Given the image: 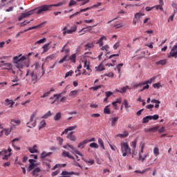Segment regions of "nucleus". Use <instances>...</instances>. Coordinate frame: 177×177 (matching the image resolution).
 I'll return each instance as SVG.
<instances>
[{
	"instance_id": "58836bf2",
	"label": "nucleus",
	"mask_w": 177,
	"mask_h": 177,
	"mask_svg": "<svg viewBox=\"0 0 177 177\" xmlns=\"http://www.w3.org/2000/svg\"><path fill=\"white\" fill-rule=\"evenodd\" d=\"M75 172L74 171L68 172V171H64L62 172L61 175H75Z\"/></svg>"
},
{
	"instance_id": "393cba45",
	"label": "nucleus",
	"mask_w": 177,
	"mask_h": 177,
	"mask_svg": "<svg viewBox=\"0 0 177 177\" xmlns=\"http://www.w3.org/2000/svg\"><path fill=\"white\" fill-rule=\"evenodd\" d=\"M49 45H50V43H48L47 44H44L42 47L43 49V53H45L46 52H48L49 50Z\"/></svg>"
},
{
	"instance_id": "473e14b6",
	"label": "nucleus",
	"mask_w": 177,
	"mask_h": 177,
	"mask_svg": "<svg viewBox=\"0 0 177 177\" xmlns=\"http://www.w3.org/2000/svg\"><path fill=\"white\" fill-rule=\"evenodd\" d=\"M46 126V122H45V120H43L40 122V125L39 126V130L42 129V128H45V127Z\"/></svg>"
},
{
	"instance_id": "20e7f679",
	"label": "nucleus",
	"mask_w": 177,
	"mask_h": 177,
	"mask_svg": "<svg viewBox=\"0 0 177 177\" xmlns=\"http://www.w3.org/2000/svg\"><path fill=\"white\" fill-rule=\"evenodd\" d=\"M154 80H156V77H153L151 79L144 82V84L146 86H143L142 89L139 90V92H143L145 89H149V88H150V86L149 85V84H151L153 81H154Z\"/></svg>"
},
{
	"instance_id": "8fccbe9b",
	"label": "nucleus",
	"mask_w": 177,
	"mask_h": 177,
	"mask_svg": "<svg viewBox=\"0 0 177 177\" xmlns=\"http://www.w3.org/2000/svg\"><path fill=\"white\" fill-rule=\"evenodd\" d=\"M77 93H78V91H77V90L72 91H71L69 95L70 96H75V95H77Z\"/></svg>"
},
{
	"instance_id": "c9c22d12",
	"label": "nucleus",
	"mask_w": 177,
	"mask_h": 177,
	"mask_svg": "<svg viewBox=\"0 0 177 177\" xmlns=\"http://www.w3.org/2000/svg\"><path fill=\"white\" fill-rule=\"evenodd\" d=\"M90 147L92 149H99V145L96 142H92L90 144Z\"/></svg>"
},
{
	"instance_id": "774afa93",
	"label": "nucleus",
	"mask_w": 177,
	"mask_h": 177,
	"mask_svg": "<svg viewBox=\"0 0 177 177\" xmlns=\"http://www.w3.org/2000/svg\"><path fill=\"white\" fill-rule=\"evenodd\" d=\"M153 88H157V89H159L160 85V83H156L153 84Z\"/></svg>"
},
{
	"instance_id": "f257e3e1",
	"label": "nucleus",
	"mask_w": 177,
	"mask_h": 177,
	"mask_svg": "<svg viewBox=\"0 0 177 177\" xmlns=\"http://www.w3.org/2000/svg\"><path fill=\"white\" fill-rule=\"evenodd\" d=\"M14 60V63L16 64L15 67H17V68H19V70L21 68H23V67H24V60H26V57L23 56L21 57H20V56H16L14 57L13 58Z\"/></svg>"
},
{
	"instance_id": "c85d7f7f",
	"label": "nucleus",
	"mask_w": 177,
	"mask_h": 177,
	"mask_svg": "<svg viewBox=\"0 0 177 177\" xmlns=\"http://www.w3.org/2000/svg\"><path fill=\"white\" fill-rule=\"evenodd\" d=\"M75 59H77V54H73L72 55L69 56V60H72L73 63H75Z\"/></svg>"
},
{
	"instance_id": "dca6fc26",
	"label": "nucleus",
	"mask_w": 177,
	"mask_h": 177,
	"mask_svg": "<svg viewBox=\"0 0 177 177\" xmlns=\"http://www.w3.org/2000/svg\"><path fill=\"white\" fill-rule=\"evenodd\" d=\"M70 60V58L68 57V55H66L64 56V57L59 61V64H62V63H64V62H68Z\"/></svg>"
},
{
	"instance_id": "09e8293b",
	"label": "nucleus",
	"mask_w": 177,
	"mask_h": 177,
	"mask_svg": "<svg viewBox=\"0 0 177 177\" xmlns=\"http://www.w3.org/2000/svg\"><path fill=\"white\" fill-rule=\"evenodd\" d=\"M73 71H70L68 72H67L66 74H65V78H67L68 77H71V75H73Z\"/></svg>"
},
{
	"instance_id": "680f3d73",
	"label": "nucleus",
	"mask_w": 177,
	"mask_h": 177,
	"mask_svg": "<svg viewBox=\"0 0 177 177\" xmlns=\"http://www.w3.org/2000/svg\"><path fill=\"white\" fill-rule=\"evenodd\" d=\"M151 132H156V131H158V127H154L152 128H150Z\"/></svg>"
},
{
	"instance_id": "9d476101",
	"label": "nucleus",
	"mask_w": 177,
	"mask_h": 177,
	"mask_svg": "<svg viewBox=\"0 0 177 177\" xmlns=\"http://www.w3.org/2000/svg\"><path fill=\"white\" fill-rule=\"evenodd\" d=\"M62 157H68V158H71V160H75L74 156L70 155V153L66 151H63Z\"/></svg>"
},
{
	"instance_id": "5fc2aeb1",
	"label": "nucleus",
	"mask_w": 177,
	"mask_h": 177,
	"mask_svg": "<svg viewBox=\"0 0 177 177\" xmlns=\"http://www.w3.org/2000/svg\"><path fill=\"white\" fill-rule=\"evenodd\" d=\"M63 2H59L57 4H50V6H52V8H53V6L57 7V6H62V5H63Z\"/></svg>"
},
{
	"instance_id": "864d4df0",
	"label": "nucleus",
	"mask_w": 177,
	"mask_h": 177,
	"mask_svg": "<svg viewBox=\"0 0 177 177\" xmlns=\"http://www.w3.org/2000/svg\"><path fill=\"white\" fill-rule=\"evenodd\" d=\"M73 5H77V1L74 0H71L68 6H73Z\"/></svg>"
},
{
	"instance_id": "0eeeda50",
	"label": "nucleus",
	"mask_w": 177,
	"mask_h": 177,
	"mask_svg": "<svg viewBox=\"0 0 177 177\" xmlns=\"http://www.w3.org/2000/svg\"><path fill=\"white\" fill-rule=\"evenodd\" d=\"M19 140H20V138H17L11 141L12 147H14V149H15L16 150H20V147H17V145H19V142H19Z\"/></svg>"
},
{
	"instance_id": "a878e982",
	"label": "nucleus",
	"mask_w": 177,
	"mask_h": 177,
	"mask_svg": "<svg viewBox=\"0 0 177 177\" xmlns=\"http://www.w3.org/2000/svg\"><path fill=\"white\" fill-rule=\"evenodd\" d=\"M30 153H38V149H37V145H34L32 148L28 149Z\"/></svg>"
},
{
	"instance_id": "e2e57ef3",
	"label": "nucleus",
	"mask_w": 177,
	"mask_h": 177,
	"mask_svg": "<svg viewBox=\"0 0 177 177\" xmlns=\"http://www.w3.org/2000/svg\"><path fill=\"white\" fill-rule=\"evenodd\" d=\"M151 103H156V104H160L161 103L158 100H151Z\"/></svg>"
},
{
	"instance_id": "3c124183",
	"label": "nucleus",
	"mask_w": 177,
	"mask_h": 177,
	"mask_svg": "<svg viewBox=\"0 0 177 177\" xmlns=\"http://www.w3.org/2000/svg\"><path fill=\"white\" fill-rule=\"evenodd\" d=\"M5 135L6 136H8V135H10L11 130L9 129H5Z\"/></svg>"
},
{
	"instance_id": "ddd939ff",
	"label": "nucleus",
	"mask_w": 177,
	"mask_h": 177,
	"mask_svg": "<svg viewBox=\"0 0 177 177\" xmlns=\"http://www.w3.org/2000/svg\"><path fill=\"white\" fill-rule=\"evenodd\" d=\"M103 39L105 41H107V38H106L105 36H102L100 38V39L96 42L97 45H99L100 46H103Z\"/></svg>"
},
{
	"instance_id": "603ef678",
	"label": "nucleus",
	"mask_w": 177,
	"mask_h": 177,
	"mask_svg": "<svg viewBox=\"0 0 177 177\" xmlns=\"http://www.w3.org/2000/svg\"><path fill=\"white\" fill-rule=\"evenodd\" d=\"M101 49L102 50H106V52H109V45H105L102 46Z\"/></svg>"
},
{
	"instance_id": "6e6d98bb",
	"label": "nucleus",
	"mask_w": 177,
	"mask_h": 177,
	"mask_svg": "<svg viewBox=\"0 0 177 177\" xmlns=\"http://www.w3.org/2000/svg\"><path fill=\"white\" fill-rule=\"evenodd\" d=\"M53 59H55V55H48V56L46 58V60H52Z\"/></svg>"
},
{
	"instance_id": "de8ad7c7",
	"label": "nucleus",
	"mask_w": 177,
	"mask_h": 177,
	"mask_svg": "<svg viewBox=\"0 0 177 177\" xmlns=\"http://www.w3.org/2000/svg\"><path fill=\"white\" fill-rule=\"evenodd\" d=\"M45 41H46V39L45 37H44L43 39H41L39 41H36L35 44H38L39 45H40V44H44V42H45Z\"/></svg>"
},
{
	"instance_id": "f3484780",
	"label": "nucleus",
	"mask_w": 177,
	"mask_h": 177,
	"mask_svg": "<svg viewBox=\"0 0 177 177\" xmlns=\"http://www.w3.org/2000/svg\"><path fill=\"white\" fill-rule=\"evenodd\" d=\"M45 23L46 22H42L41 24L35 26H32L28 28V30L30 31L31 30H35V28H41V27H42V26H44V24H45Z\"/></svg>"
},
{
	"instance_id": "2eb2a0df",
	"label": "nucleus",
	"mask_w": 177,
	"mask_h": 177,
	"mask_svg": "<svg viewBox=\"0 0 177 177\" xmlns=\"http://www.w3.org/2000/svg\"><path fill=\"white\" fill-rule=\"evenodd\" d=\"M118 117H116V118H112L111 119V127H115L116 124H117V122L118 121Z\"/></svg>"
},
{
	"instance_id": "72a5a7b5",
	"label": "nucleus",
	"mask_w": 177,
	"mask_h": 177,
	"mask_svg": "<svg viewBox=\"0 0 177 177\" xmlns=\"http://www.w3.org/2000/svg\"><path fill=\"white\" fill-rule=\"evenodd\" d=\"M35 167H37V165H35V164L30 165L27 169L28 172H31V171H32V169H34Z\"/></svg>"
},
{
	"instance_id": "0e129e2a",
	"label": "nucleus",
	"mask_w": 177,
	"mask_h": 177,
	"mask_svg": "<svg viewBox=\"0 0 177 177\" xmlns=\"http://www.w3.org/2000/svg\"><path fill=\"white\" fill-rule=\"evenodd\" d=\"M105 95H106V97H110V96H111V95H113V93L111 92V91H106V92L105 93Z\"/></svg>"
},
{
	"instance_id": "e433bc0d",
	"label": "nucleus",
	"mask_w": 177,
	"mask_h": 177,
	"mask_svg": "<svg viewBox=\"0 0 177 177\" xmlns=\"http://www.w3.org/2000/svg\"><path fill=\"white\" fill-rule=\"evenodd\" d=\"M143 85H145L144 82L139 84H135L133 86V88H142Z\"/></svg>"
},
{
	"instance_id": "39448f33",
	"label": "nucleus",
	"mask_w": 177,
	"mask_h": 177,
	"mask_svg": "<svg viewBox=\"0 0 177 177\" xmlns=\"http://www.w3.org/2000/svg\"><path fill=\"white\" fill-rule=\"evenodd\" d=\"M31 15H34V10H31L28 12L21 14L18 20L19 21H21L23 19H26V17H28L29 16H31Z\"/></svg>"
},
{
	"instance_id": "69168bd1",
	"label": "nucleus",
	"mask_w": 177,
	"mask_h": 177,
	"mask_svg": "<svg viewBox=\"0 0 177 177\" xmlns=\"http://www.w3.org/2000/svg\"><path fill=\"white\" fill-rule=\"evenodd\" d=\"M58 174H60L59 170H57L55 171H53L51 175H52V176H56Z\"/></svg>"
},
{
	"instance_id": "a18cd8bd",
	"label": "nucleus",
	"mask_w": 177,
	"mask_h": 177,
	"mask_svg": "<svg viewBox=\"0 0 177 177\" xmlns=\"http://www.w3.org/2000/svg\"><path fill=\"white\" fill-rule=\"evenodd\" d=\"M158 118H160V116L158 115H151L150 120H153V121H156Z\"/></svg>"
},
{
	"instance_id": "423d86ee",
	"label": "nucleus",
	"mask_w": 177,
	"mask_h": 177,
	"mask_svg": "<svg viewBox=\"0 0 177 177\" xmlns=\"http://www.w3.org/2000/svg\"><path fill=\"white\" fill-rule=\"evenodd\" d=\"M168 57H175L176 59V57H177V43L171 48V50L169 53V55H168Z\"/></svg>"
},
{
	"instance_id": "f03ea898",
	"label": "nucleus",
	"mask_w": 177,
	"mask_h": 177,
	"mask_svg": "<svg viewBox=\"0 0 177 177\" xmlns=\"http://www.w3.org/2000/svg\"><path fill=\"white\" fill-rule=\"evenodd\" d=\"M52 8V6L50 5H43L41 6H39L35 9H33L34 12H36L37 15H39L42 13V12H48V10H50Z\"/></svg>"
},
{
	"instance_id": "052dcab7",
	"label": "nucleus",
	"mask_w": 177,
	"mask_h": 177,
	"mask_svg": "<svg viewBox=\"0 0 177 177\" xmlns=\"http://www.w3.org/2000/svg\"><path fill=\"white\" fill-rule=\"evenodd\" d=\"M138 156H139L138 160H142V162H143V161H145V160H146L145 158L142 157V153H139Z\"/></svg>"
},
{
	"instance_id": "6e6552de",
	"label": "nucleus",
	"mask_w": 177,
	"mask_h": 177,
	"mask_svg": "<svg viewBox=\"0 0 177 177\" xmlns=\"http://www.w3.org/2000/svg\"><path fill=\"white\" fill-rule=\"evenodd\" d=\"M30 75L32 78V81L34 82V84H37V82H38V76H37V74H35L34 71H30Z\"/></svg>"
},
{
	"instance_id": "bf43d9fd",
	"label": "nucleus",
	"mask_w": 177,
	"mask_h": 177,
	"mask_svg": "<svg viewBox=\"0 0 177 177\" xmlns=\"http://www.w3.org/2000/svg\"><path fill=\"white\" fill-rule=\"evenodd\" d=\"M100 88H102V85L91 87V89H93V91H97V89H100Z\"/></svg>"
},
{
	"instance_id": "6ab92c4d",
	"label": "nucleus",
	"mask_w": 177,
	"mask_h": 177,
	"mask_svg": "<svg viewBox=\"0 0 177 177\" xmlns=\"http://www.w3.org/2000/svg\"><path fill=\"white\" fill-rule=\"evenodd\" d=\"M142 16H145V14L142 12H137L135 14L134 18L139 21L140 19H142Z\"/></svg>"
},
{
	"instance_id": "a19ab883",
	"label": "nucleus",
	"mask_w": 177,
	"mask_h": 177,
	"mask_svg": "<svg viewBox=\"0 0 177 177\" xmlns=\"http://www.w3.org/2000/svg\"><path fill=\"white\" fill-rule=\"evenodd\" d=\"M88 28H83L81 30L79 31V34H80V35H84V33L88 32ZM83 33H81L82 32Z\"/></svg>"
},
{
	"instance_id": "c03bdc74",
	"label": "nucleus",
	"mask_w": 177,
	"mask_h": 177,
	"mask_svg": "<svg viewBox=\"0 0 177 177\" xmlns=\"http://www.w3.org/2000/svg\"><path fill=\"white\" fill-rule=\"evenodd\" d=\"M98 143L100 145L102 149H104V144L103 143V140H102V138L98 139Z\"/></svg>"
},
{
	"instance_id": "4d7b16f0",
	"label": "nucleus",
	"mask_w": 177,
	"mask_h": 177,
	"mask_svg": "<svg viewBox=\"0 0 177 177\" xmlns=\"http://www.w3.org/2000/svg\"><path fill=\"white\" fill-rule=\"evenodd\" d=\"M11 122H15V124H17V125H20V120L12 119Z\"/></svg>"
},
{
	"instance_id": "cd10ccee",
	"label": "nucleus",
	"mask_w": 177,
	"mask_h": 177,
	"mask_svg": "<svg viewBox=\"0 0 177 177\" xmlns=\"http://www.w3.org/2000/svg\"><path fill=\"white\" fill-rule=\"evenodd\" d=\"M50 115H52V113H50V111H48L46 113L41 116V118L46 120V118H49Z\"/></svg>"
},
{
	"instance_id": "f704fd0d",
	"label": "nucleus",
	"mask_w": 177,
	"mask_h": 177,
	"mask_svg": "<svg viewBox=\"0 0 177 177\" xmlns=\"http://www.w3.org/2000/svg\"><path fill=\"white\" fill-rule=\"evenodd\" d=\"M91 48H93V43H88L85 46V50H89Z\"/></svg>"
},
{
	"instance_id": "4468645a",
	"label": "nucleus",
	"mask_w": 177,
	"mask_h": 177,
	"mask_svg": "<svg viewBox=\"0 0 177 177\" xmlns=\"http://www.w3.org/2000/svg\"><path fill=\"white\" fill-rule=\"evenodd\" d=\"M36 115H37V113H33L31 115L29 122H28L26 123V125H27V127H28V128H32V127L28 126V124H30V122H32V121H34V118H35Z\"/></svg>"
},
{
	"instance_id": "79ce46f5",
	"label": "nucleus",
	"mask_w": 177,
	"mask_h": 177,
	"mask_svg": "<svg viewBox=\"0 0 177 177\" xmlns=\"http://www.w3.org/2000/svg\"><path fill=\"white\" fill-rule=\"evenodd\" d=\"M153 154H154L155 156H156V157H157V156H158V155L160 154V151H159V149H158V147H155V148L153 149Z\"/></svg>"
},
{
	"instance_id": "412c9836",
	"label": "nucleus",
	"mask_w": 177,
	"mask_h": 177,
	"mask_svg": "<svg viewBox=\"0 0 177 177\" xmlns=\"http://www.w3.org/2000/svg\"><path fill=\"white\" fill-rule=\"evenodd\" d=\"M82 159L83 160V161H84V162H86V164H88V165H93V164H95V160L93 159L88 160L85 159L84 157H82Z\"/></svg>"
},
{
	"instance_id": "4be33fe9",
	"label": "nucleus",
	"mask_w": 177,
	"mask_h": 177,
	"mask_svg": "<svg viewBox=\"0 0 177 177\" xmlns=\"http://www.w3.org/2000/svg\"><path fill=\"white\" fill-rule=\"evenodd\" d=\"M128 135H129V133L127 131H124L122 134L121 133L118 134V137L124 138H127Z\"/></svg>"
},
{
	"instance_id": "bb28decb",
	"label": "nucleus",
	"mask_w": 177,
	"mask_h": 177,
	"mask_svg": "<svg viewBox=\"0 0 177 177\" xmlns=\"http://www.w3.org/2000/svg\"><path fill=\"white\" fill-rule=\"evenodd\" d=\"M60 118H62V113L58 112V113H56V115L54 116V120H55V121H59V120H60Z\"/></svg>"
},
{
	"instance_id": "7ed1b4c3",
	"label": "nucleus",
	"mask_w": 177,
	"mask_h": 177,
	"mask_svg": "<svg viewBox=\"0 0 177 177\" xmlns=\"http://www.w3.org/2000/svg\"><path fill=\"white\" fill-rule=\"evenodd\" d=\"M121 150L123 157H127V154H131V148L129 147V145H128V143L123 142L121 144Z\"/></svg>"
},
{
	"instance_id": "37998d69",
	"label": "nucleus",
	"mask_w": 177,
	"mask_h": 177,
	"mask_svg": "<svg viewBox=\"0 0 177 177\" xmlns=\"http://www.w3.org/2000/svg\"><path fill=\"white\" fill-rule=\"evenodd\" d=\"M122 104L124 106L125 109H129L131 106H129V104H128V102L127 100H124V102H122Z\"/></svg>"
},
{
	"instance_id": "7c9ffc66",
	"label": "nucleus",
	"mask_w": 177,
	"mask_h": 177,
	"mask_svg": "<svg viewBox=\"0 0 177 177\" xmlns=\"http://www.w3.org/2000/svg\"><path fill=\"white\" fill-rule=\"evenodd\" d=\"M128 89H129V86H126L121 88L120 93H127V91H128Z\"/></svg>"
},
{
	"instance_id": "5701e85b",
	"label": "nucleus",
	"mask_w": 177,
	"mask_h": 177,
	"mask_svg": "<svg viewBox=\"0 0 177 177\" xmlns=\"http://www.w3.org/2000/svg\"><path fill=\"white\" fill-rule=\"evenodd\" d=\"M52 154V152H48L46 153V152L43 151L41 154L40 158H45L46 157H49Z\"/></svg>"
},
{
	"instance_id": "2f4dec72",
	"label": "nucleus",
	"mask_w": 177,
	"mask_h": 177,
	"mask_svg": "<svg viewBox=\"0 0 177 177\" xmlns=\"http://www.w3.org/2000/svg\"><path fill=\"white\" fill-rule=\"evenodd\" d=\"M97 71H103L105 70L104 67H103L102 63H101L98 66L95 67Z\"/></svg>"
},
{
	"instance_id": "49530a36",
	"label": "nucleus",
	"mask_w": 177,
	"mask_h": 177,
	"mask_svg": "<svg viewBox=\"0 0 177 177\" xmlns=\"http://www.w3.org/2000/svg\"><path fill=\"white\" fill-rule=\"evenodd\" d=\"M78 128V126L75 125V126H71L67 128L68 131H74V129H77Z\"/></svg>"
},
{
	"instance_id": "1a4fd4ad",
	"label": "nucleus",
	"mask_w": 177,
	"mask_h": 177,
	"mask_svg": "<svg viewBox=\"0 0 177 177\" xmlns=\"http://www.w3.org/2000/svg\"><path fill=\"white\" fill-rule=\"evenodd\" d=\"M68 147H69V149H71V150H73V151L74 153H75L78 156H81V157H82L83 155L81 153V152H80V151H78L77 149H75L74 147V146H73L72 145L68 144Z\"/></svg>"
},
{
	"instance_id": "13d9d810",
	"label": "nucleus",
	"mask_w": 177,
	"mask_h": 177,
	"mask_svg": "<svg viewBox=\"0 0 177 177\" xmlns=\"http://www.w3.org/2000/svg\"><path fill=\"white\" fill-rule=\"evenodd\" d=\"M131 147H133V150H135V149H136V140H134L131 143Z\"/></svg>"
},
{
	"instance_id": "338daca9",
	"label": "nucleus",
	"mask_w": 177,
	"mask_h": 177,
	"mask_svg": "<svg viewBox=\"0 0 177 177\" xmlns=\"http://www.w3.org/2000/svg\"><path fill=\"white\" fill-rule=\"evenodd\" d=\"M153 8H156V10H158V9H160V10H163L162 6L161 5L156 6Z\"/></svg>"
},
{
	"instance_id": "f8f14e48",
	"label": "nucleus",
	"mask_w": 177,
	"mask_h": 177,
	"mask_svg": "<svg viewBox=\"0 0 177 177\" xmlns=\"http://www.w3.org/2000/svg\"><path fill=\"white\" fill-rule=\"evenodd\" d=\"M73 133H74V131L70 132V133L67 135L66 138H67V139H69V140H71L72 142H75V136H74L73 135Z\"/></svg>"
},
{
	"instance_id": "b1692460",
	"label": "nucleus",
	"mask_w": 177,
	"mask_h": 177,
	"mask_svg": "<svg viewBox=\"0 0 177 177\" xmlns=\"http://www.w3.org/2000/svg\"><path fill=\"white\" fill-rule=\"evenodd\" d=\"M151 115L145 116L142 119V123L147 124V122H149V121H150V120H151Z\"/></svg>"
},
{
	"instance_id": "aec40b11",
	"label": "nucleus",
	"mask_w": 177,
	"mask_h": 177,
	"mask_svg": "<svg viewBox=\"0 0 177 177\" xmlns=\"http://www.w3.org/2000/svg\"><path fill=\"white\" fill-rule=\"evenodd\" d=\"M41 172V169L39 167H36L35 169H33L32 171V175L38 176V173Z\"/></svg>"
},
{
	"instance_id": "ea45409f",
	"label": "nucleus",
	"mask_w": 177,
	"mask_h": 177,
	"mask_svg": "<svg viewBox=\"0 0 177 177\" xmlns=\"http://www.w3.org/2000/svg\"><path fill=\"white\" fill-rule=\"evenodd\" d=\"M104 114H111V111L108 108V106H105L104 109Z\"/></svg>"
},
{
	"instance_id": "4c0bfd02",
	"label": "nucleus",
	"mask_w": 177,
	"mask_h": 177,
	"mask_svg": "<svg viewBox=\"0 0 177 177\" xmlns=\"http://www.w3.org/2000/svg\"><path fill=\"white\" fill-rule=\"evenodd\" d=\"M156 64H160L161 66H165V64H167V60L162 59L156 62Z\"/></svg>"
},
{
	"instance_id": "9b49d317",
	"label": "nucleus",
	"mask_w": 177,
	"mask_h": 177,
	"mask_svg": "<svg viewBox=\"0 0 177 177\" xmlns=\"http://www.w3.org/2000/svg\"><path fill=\"white\" fill-rule=\"evenodd\" d=\"M77 31V26H74L73 28L67 30L66 31H64L63 34L64 35H66V34H73V32H75Z\"/></svg>"
},
{
	"instance_id": "a211bd4d",
	"label": "nucleus",
	"mask_w": 177,
	"mask_h": 177,
	"mask_svg": "<svg viewBox=\"0 0 177 177\" xmlns=\"http://www.w3.org/2000/svg\"><path fill=\"white\" fill-rule=\"evenodd\" d=\"M3 65L7 67V68H3V70H13V66L10 63H4Z\"/></svg>"
},
{
	"instance_id": "c756f323",
	"label": "nucleus",
	"mask_w": 177,
	"mask_h": 177,
	"mask_svg": "<svg viewBox=\"0 0 177 177\" xmlns=\"http://www.w3.org/2000/svg\"><path fill=\"white\" fill-rule=\"evenodd\" d=\"M87 143H88V140H84V141L79 143L77 147L80 148L82 147V149H84V145H86Z\"/></svg>"
}]
</instances>
